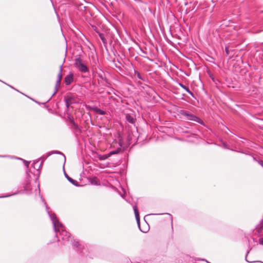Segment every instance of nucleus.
Listing matches in <instances>:
<instances>
[{
	"instance_id": "f257e3e1",
	"label": "nucleus",
	"mask_w": 263,
	"mask_h": 263,
	"mask_svg": "<svg viewBox=\"0 0 263 263\" xmlns=\"http://www.w3.org/2000/svg\"><path fill=\"white\" fill-rule=\"evenodd\" d=\"M46 206L47 213L52 222L54 230L55 233H59L61 239L63 240L68 241L70 237V234L67 232L63 225L59 222L54 213H50L48 208Z\"/></svg>"
},
{
	"instance_id": "f03ea898",
	"label": "nucleus",
	"mask_w": 263,
	"mask_h": 263,
	"mask_svg": "<svg viewBox=\"0 0 263 263\" xmlns=\"http://www.w3.org/2000/svg\"><path fill=\"white\" fill-rule=\"evenodd\" d=\"M74 66L81 73H85L89 72L87 62L81 58L78 57L74 59Z\"/></svg>"
},
{
	"instance_id": "7ed1b4c3",
	"label": "nucleus",
	"mask_w": 263,
	"mask_h": 263,
	"mask_svg": "<svg viewBox=\"0 0 263 263\" xmlns=\"http://www.w3.org/2000/svg\"><path fill=\"white\" fill-rule=\"evenodd\" d=\"M62 65H61L60 67V72L58 75V79L57 80L56 84L55 85V88H54L55 90H54V92H53V93L52 94V96H53L57 93V92L58 91V89L59 88V87H60V85L61 84L62 78Z\"/></svg>"
},
{
	"instance_id": "20e7f679",
	"label": "nucleus",
	"mask_w": 263,
	"mask_h": 263,
	"mask_svg": "<svg viewBox=\"0 0 263 263\" xmlns=\"http://www.w3.org/2000/svg\"><path fill=\"white\" fill-rule=\"evenodd\" d=\"M67 117H68V119L69 120V121L70 122V123L72 124L73 129L74 130L75 133L81 132V128H80L79 125L76 123L74 122L73 117L71 115H69L68 114H67Z\"/></svg>"
},
{
	"instance_id": "39448f33",
	"label": "nucleus",
	"mask_w": 263,
	"mask_h": 263,
	"mask_svg": "<svg viewBox=\"0 0 263 263\" xmlns=\"http://www.w3.org/2000/svg\"><path fill=\"white\" fill-rule=\"evenodd\" d=\"M187 119L189 120H191V121H193L196 122H197L198 123H200L201 124H203V122L201 120V119H200L198 117H197L196 116H194L193 114H190V115L189 116V117H187Z\"/></svg>"
},
{
	"instance_id": "423d86ee",
	"label": "nucleus",
	"mask_w": 263,
	"mask_h": 263,
	"mask_svg": "<svg viewBox=\"0 0 263 263\" xmlns=\"http://www.w3.org/2000/svg\"><path fill=\"white\" fill-rule=\"evenodd\" d=\"M65 83L66 85H69L73 81V74L72 73H70L69 74L66 76L64 79Z\"/></svg>"
},
{
	"instance_id": "0eeeda50",
	"label": "nucleus",
	"mask_w": 263,
	"mask_h": 263,
	"mask_svg": "<svg viewBox=\"0 0 263 263\" xmlns=\"http://www.w3.org/2000/svg\"><path fill=\"white\" fill-rule=\"evenodd\" d=\"M133 209H134V213H135L136 221H137V223H138V226L139 227L140 226V216H139V212H138L137 206V205H134L133 206Z\"/></svg>"
},
{
	"instance_id": "6e6552de",
	"label": "nucleus",
	"mask_w": 263,
	"mask_h": 263,
	"mask_svg": "<svg viewBox=\"0 0 263 263\" xmlns=\"http://www.w3.org/2000/svg\"><path fill=\"white\" fill-rule=\"evenodd\" d=\"M65 176L66 177V178L67 179V180L70 181L72 184L76 185V186H78V182L72 179L71 177H70L67 174L65 173Z\"/></svg>"
},
{
	"instance_id": "1a4fd4ad",
	"label": "nucleus",
	"mask_w": 263,
	"mask_h": 263,
	"mask_svg": "<svg viewBox=\"0 0 263 263\" xmlns=\"http://www.w3.org/2000/svg\"><path fill=\"white\" fill-rule=\"evenodd\" d=\"M179 85L183 89H184L187 92H188L190 95L193 96V93L189 89V88L183 85L181 83H178Z\"/></svg>"
},
{
	"instance_id": "9d476101",
	"label": "nucleus",
	"mask_w": 263,
	"mask_h": 263,
	"mask_svg": "<svg viewBox=\"0 0 263 263\" xmlns=\"http://www.w3.org/2000/svg\"><path fill=\"white\" fill-rule=\"evenodd\" d=\"M109 155L108 154H104V155H98V158L100 160H105L107 159L108 158H109Z\"/></svg>"
},
{
	"instance_id": "9b49d317",
	"label": "nucleus",
	"mask_w": 263,
	"mask_h": 263,
	"mask_svg": "<svg viewBox=\"0 0 263 263\" xmlns=\"http://www.w3.org/2000/svg\"><path fill=\"white\" fill-rule=\"evenodd\" d=\"M65 102H66V109H67V111L69 109V106L72 103V102L70 99H66Z\"/></svg>"
},
{
	"instance_id": "f8f14e48",
	"label": "nucleus",
	"mask_w": 263,
	"mask_h": 263,
	"mask_svg": "<svg viewBox=\"0 0 263 263\" xmlns=\"http://www.w3.org/2000/svg\"><path fill=\"white\" fill-rule=\"evenodd\" d=\"M180 114L183 116H185L186 117V119H187V117H189V116L190 115V114L188 113L186 111L184 110H181L180 111Z\"/></svg>"
},
{
	"instance_id": "ddd939ff",
	"label": "nucleus",
	"mask_w": 263,
	"mask_h": 263,
	"mask_svg": "<svg viewBox=\"0 0 263 263\" xmlns=\"http://www.w3.org/2000/svg\"><path fill=\"white\" fill-rule=\"evenodd\" d=\"M126 120L127 121L129 122V123H134V120L133 119V117H132L131 116H127L126 117Z\"/></svg>"
},
{
	"instance_id": "4468645a",
	"label": "nucleus",
	"mask_w": 263,
	"mask_h": 263,
	"mask_svg": "<svg viewBox=\"0 0 263 263\" xmlns=\"http://www.w3.org/2000/svg\"><path fill=\"white\" fill-rule=\"evenodd\" d=\"M119 152H120L119 149H117V150H115V151H112L108 153V154L109 155V156H111L112 155L117 154L119 153Z\"/></svg>"
},
{
	"instance_id": "2eb2a0df",
	"label": "nucleus",
	"mask_w": 263,
	"mask_h": 263,
	"mask_svg": "<svg viewBox=\"0 0 263 263\" xmlns=\"http://www.w3.org/2000/svg\"><path fill=\"white\" fill-rule=\"evenodd\" d=\"M97 112L100 115H105V112L104 111L101 110V109H98Z\"/></svg>"
},
{
	"instance_id": "dca6fc26",
	"label": "nucleus",
	"mask_w": 263,
	"mask_h": 263,
	"mask_svg": "<svg viewBox=\"0 0 263 263\" xmlns=\"http://www.w3.org/2000/svg\"><path fill=\"white\" fill-rule=\"evenodd\" d=\"M21 160H23L24 161V164L27 167H29V162L28 161H27L24 159H20Z\"/></svg>"
},
{
	"instance_id": "f3484780",
	"label": "nucleus",
	"mask_w": 263,
	"mask_h": 263,
	"mask_svg": "<svg viewBox=\"0 0 263 263\" xmlns=\"http://www.w3.org/2000/svg\"><path fill=\"white\" fill-rule=\"evenodd\" d=\"M72 245L74 247H78L79 246V243L78 241H76L75 240H73V241L72 242Z\"/></svg>"
},
{
	"instance_id": "a211bd4d",
	"label": "nucleus",
	"mask_w": 263,
	"mask_h": 263,
	"mask_svg": "<svg viewBox=\"0 0 263 263\" xmlns=\"http://www.w3.org/2000/svg\"><path fill=\"white\" fill-rule=\"evenodd\" d=\"M225 51H226L227 55H229V49H228V47H226L225 48Z\"/></svg>"
},
{
	"instance_id": "6ab92c4d",
	"label": "nucleus",
	"mask_w": 263,
	"mask_h": 263,
	"mask_svg": "<svg viewBox=\"0 0 263 263\" xmlns=\"http://www.w3.org/2000/svg\"><path fill=\"white\" fill-rule=\"evenodd\" d=\"M258 162L263 167V161L260 160V161H258Z\"/></svg>"
},
{
	"instance_id": "aec40b11",
	"label": "nucleus",
	"mask_w": 263,
	"mask_h": 263,
	"mask_svg": "<svg viewBox=\"0 0 263 263\" xmlns=\"http://www.w3.org/2000/svg\"><path fill=\"white\" fill-rule=\"evenodd\" d=\"M259 242L260 245H263V238H260L259 240Z\"/></svg>"
},
{
	"instance_id": "412c9836",
	"label": "nucleus",
	"mask_w": 263,
	"mask_h": 263,
	"mask_svg": "<svg viewBox=\"0 0 263 263\" xmlns=\"http://www.w3.org/2000/svg\"><path fill=\"white\" fill-rule=\"evenodd\" d=\"M137 76H138V78L139 79H141V80H142V78L140 75V74L139 73H138L137 74Z\"/></svg>"
},
{
	"instance_id": "4be33fe9",
	"label": "nucleus",
	"mask_w": 263,
	"mask_h": 263,
	"mask_svg": "<svg viewBox=\"0 0 263 263\" xmlns=\"http://www.w3.org/2000/svg\"><path fill=\"white\" fill-rule=\"evenodd\" d=\"M258 229H259V230H260V231H261V230H263V224H262V225H261V226H260L258 228Z\"/></svg>"
},
{
	"instance_id": "5701e85b",
	"label": "nucleus",
	"mask_w": 263,
	"mask_h": 263,
	"mask_svg": "<svg viewBox=\"0 0 263 263\" xmlns=\"http://www.w3.org/2000/svg\"><path fill=\"white\" fill-rule=\"evenodd\" d=\"M246 259L247 262H253V261H249V260H247V256L246 257Z\"/></svg>"
},
{
	"instance_id": "b1692460",
	"label": "nucleus",
	"mask_w": 263,
	"mask_h": 263,
	"mask_svg": "<svg viewBox=\"0 0 263 263\" xmlns=\"http://www.w3.org/2000/svg\"><path fill=\"white\" fill-rule=\"evenodd\" d=\"M38 161H37L36 162H33V164L34 165H35V164L38 162Z\"/></svg>"
},
{
	"instance_id": "393cba45",
	"label": "nucleus",
	"mask_w": 263,
	"mask_h": 263,
	"mask_svg": "<svg viewBox=\"0 0 263 263\" xmlns=\"http://www.w3.org/2000/svg\"><path fill=\"white\" fill-rule=\"evenodd\" d=\"M10 195H7V196H6L5 197H9ZM5 196H2V197H4ZM0 198H1V197H0Z\"/></svg>"
},
{
	"instance_id": "a878e982",
	"label": "nucleus",
	"mask_w": 263,
	"mask_h": 263,
	"mask_svg": "<svg viewBox=\"0 0 263 263\" xmlns=\"http://www.w3.org/2000/svg\"><path fill=\"white\" fill-rule=\"evenodd\" d=\"M257 263H263L262 261H257Z\"/></svg>"
}]
</instances>
